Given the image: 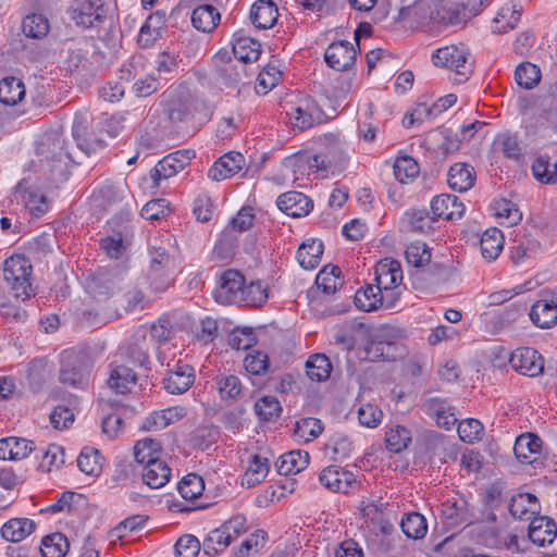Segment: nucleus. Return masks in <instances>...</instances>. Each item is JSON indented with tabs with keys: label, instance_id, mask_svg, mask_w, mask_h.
Here are the masks:
<instances>
[{
	"label": "nucleus",
	"instance_id": "10",
	"mask_svg": "<svg viewBox=\"0 0 557 557\" xmlns=\"http://www.w3.org/2000/svg\"><path fill=\"white\" fill-rule=\"evenodd\" d=\"M321 484L336 493H349L359 488L356 475L338 466H329L319 475Z\"/></svg>",
	"mask_w": 557,
	"mask_h": 557
},
{
	"label": "nucleus",
	"instance_id": "22",
	"mask_svg": "<svg viewBox=\"0 0 557 557\" xmlns=\"http://www.w3.org/2000/svg\"><path fill=\"white\" fill-rule=\"evenodd\" d=\"M532 323L540 329H549L557 323V296L541 298L534 302L529 311Z\"/></svg>",
	"mask_w": 557,
	"mask_h": 557
},
{
	"label": "nucleus",
	"instance_id": "61",
	"mask_svg": "<svg viewBox=\"0 0 557 557\" xmlns=\"http://www.w3.org/2000/svg\"><path fill=\"white\" fill-rule=\"evenodd\" d=\"M147 521V517L143 515H134L121 521L110 531V536L116 540H123L131 533L141 529Z\"/></svg>",
	"mask_w": 557,
	"mask_h": 557
},
{
	"label": "nucleus",
	"instance_id": "58",
	"mask_svg": "<svg viewBox=\"0 0 557 557\" xmlns=\"http://www.w3.org/2000/svg\"><path fill=\"white\" fill-rule=\"evenodd\" d=\"M419 171L420 169L417 161L409 156L399 157L395 160L394 174L396 180L403 184L414 178L419 174Z\"/></svg>",
	"mask_w": 557,
	"mask_h": 557
},
{
	"label": "nucleus",
	"instance_id": "26",
	"mask_svg": "<svg viewBox=\"0 0 557 557\" xmlns=\"http://www.w3.org/2000/svg\"><path fill=\"white\" fill-rule=\"evenodd\" d=\"M126 360L135 367H145L149 361L146 330L139 327L123 348Z\"/></svg>",
	"mask_w": 557,
	"mask_h": 557
},
{
	"label": "nucleus",
	"instance_id": "55",
	"mask_svg": "<svg viewBox=\"0 0 557 557\" xmlns=\"http://www.w3.org/2000/svg\"><path fill=\"white\" fill-rule=\"evenodd\" d=\"M215 70L220 82L227 87L240 83L245 75L243 65L234 63L232 60L216 64Z\"/></svg>",
	"mask_w": 557,
	"mask_h": 557
},
{
	"label": "nucleus",
	"instance_id": "57",
	"mask_svg": "<svg viewBox=\"0 0 557 557\" xmlns=\"http://www.w3.org/2000/svg\"><path fill=\"white\" fill-rule=\"evenodd\" d=\"M539 249V243L533 239L519 238L515 240V245L510 248L511 259L513 263L520 264L528 259L534 258Z\"/></svg>",
	"mask_w": 557,
	"mask_h": 557
},
{
	"label": "nucleus",
	"instance_id": "21",
	"mask_svg": "<svg viewBox=\"0 0 557 557\" xmlns=\"http://www.w3.org/2000/svg\"><path fill=\"white\" fill-rule=\"evenodd\" d=\"M244 165V156L240 152L231 151L214 162L208 171V176L212 181L220 182L237 174Z\"/></svg>",
	"mask_w": 557,
	"mask_h": 557
},
{
	"label": "nucleus",
	"instance_id": "44",
	"mask_svg": "<svg viewBox=\"0 0 557 557\" xmlns=\"http://www.w3.org/2000/svg\"><path fill=\"white\" fill-rule=\"evenodd\" d=\"M400 527L405 535L412 540L423 539L428 532V523L424 516L412 511L401 519Z\"/></svg>",
	"mask_w": 557,
	"mask_h": 557
},
{
	"label": "nucleus",
	"instance_id": "11",
	"mask_svg": "<svg viewBox=\"0 0 557 557\" xmlns=\"http://www.w3.org/2000/svg\"><path fill=\"white\" fill-rule=\"evenodd\" d=\"M14 195L33 216L39 218L50 209V200L47 196L24 180L16 185Z\"/></svg>",
	"mask_w": 557,
	"mask_h": 557
},
{
	"label": "nucleus",
	"instance_id": "4",
	"mask_svg": "<svg viewBox=\"0 0 557 557\" xmlns=\"http://www.w3.org/2000/svg\"><path fill=\"white\" fill-rule=\"evenodd\" d=\"M125 269L119 265L98 268L89 275L87 289L97 300H106L122 287Z\"/></svg>",
	"mask_w": 557,
	"mask_h": 557
},
{
	"label": "nucleus",
	"instance_id": "49",
	"mask_svg": "<svg viewBox=\"0 0 557 557\" xmlns=\"http://www.w3.org/2000/svg\"><path fill=\"white\" fill-rule=\"evenodd\" d=\"M341 270L336 265L327 264L320 270L315 277V284L326 295L334 294L342 284L339 278Z\"/></svg>",
	"mask_w": 557,
	"mask_h": 557
},
{
	"label": "nucleus",
	"instance_id": "36",
	"mask_svg": "<svg viewBox=\"0 0 557 557\" xmlns=\"http://www.w3.org/2000/svg\"><path fill=\"white\" fill-rule=\"evenodd\" d=\"M323 243L319 239H309L300 245L297 251V260L301 268L312 270L317 268L323 255Z\"/></svg>",
	"mask_w": 557,
	"mask_h": 557
},
{
	"label": "nucleus",
	"instance_id": "33",
	"mask_svg": "<svg viewBox=\"0 0 557 557\" xmlns=\"http://www.w3.org/2000/svg\"><path fill=\"white\" fill-rule=\"evenodd\" d=\"M233 52L240 62L257 61L261 53V45L259 41L244 36L242 32H237L234 34Z\"/></svg>",
	"mask_w": 557,
	"mask_h": 557
},
{
	"label": "nucleus",
	"instance_id": "14",
	"mask_svg": "<svg viewBox=\"0 0 557 557\" xmlns=\"http://www.w3.org/2000/svg\"><path fill=\"white\" fill-rule=\"evenodd\" d=\"M422 410L429 417L434 418L436 424L445 430H450L458 421L455 408L447 399L438 396L428 397L422 404Z\"/></svg>",
	"mask_w": 557,
	"mask_h": 557
},
{
	"label": "nucleus",
	"instance_id": "39",
	"mask_svg": "<svg viewBox=\"0 0 557 557\" xmlns=\"http://www.w3.org/2000/svg\"><path fill=\"white\" fill-rule=\"evenodd\" d=\"M161 453V442L150 437L138 441L134 446L135 460L144 466L149 462L163 461V459L160 458Z\"/></svg>",
	"mask_w": 557,
	"mask_h": 557
},
{
	"label": "nucleus",
	"instance_id": "1",
	"mask_svg": "<svg viewBox=\"0 0 557 557\" xmlns=\"http://www.w3.org/2000/svg\"><path fill=\"white\" fill-rule=\"evenodd\" d=\"M435 66L445 67L456 84L466 83L473 74L475 60L469 48L463 44L450 45L437 49L432 54Z\"/></svg>",
	"mask_w": 557,
	"mask_h": 557
},
{
	"label": "nucleus",
	"instance_id": "12",
	"mask_svg": "<svg viewBox=\"0 0 557 557\" xmlns=\"http://www.w3.org/2000/svg\"><path fill=\"white\" fill-rule=\"evenodd\" d=\"M509 363L515 371L531 377L541 374L544 369L542 356L530 347H521L512 351Z\"/></svg>",
	"mask_w": 557,
	"mask_h": 557
},
{
	"label": "nucleus",
	"instance_id": "51",
	"mask_svg": "<svg viewBox=\"0 0 557 557\" xmlns=\"http://www.w3.org/2000/svg\"><path fill=\"white\" fill-rule=\"evenodd\" d=\"M323 431L321 420L312 417L302 418L296 422L294 429L295 437L305 441L306 443L315 440Z\"/></svg>",
	"mask_w": 557,
	"mask_h": 557
},
{
	"label": "nucleus",
	"instance_id": "8",
	"mask_svg": "<svg viewBox=\"0 0 557 557\" xmlns=\"http://www.w3.org/2000/svg\"><path fill=\"white\" fill-rule=\"evenodd\" d=\"M334 162L335 160L326 154L301 153L286 158L284 164L293 171L295 180H298L299 176L310 173L327 172Z\"/></svg>",
	"mask_w": 557,
	"mask_h": 557
},
{
	"label": "nucleus",
	"instance_id": "16",
	"mask_svg": "<svg viewBox=\"0 0 557 557\" xmlns=\"http://www.w3.org/2000/svg\"><path fill=\"white\" fill-rule=\"evenodd\" d=\"M195 381V371L187 363L178 361L174 369L170 370L163 379L166 392L180 395L187 392Z\"/></svg>",
	"mask_w": 557,
	"mask_h": 557
},
{
	"label": "nucleus",
	"instance_id": "41",
	"mask_svg": "<svg viewBox=\"0 0 557 557\" xmlns=\"http://www.w3.org/2000/svg\"><path fill=\"white\" fill-rule=\"evenodd\" d=\"M86 126L84 125L83 116H75L72 133L75 138L78 148L84 151L86 154H90L96 152L98 149L104 147V141L95 136H86L85 135Z\"/></svg>",
	"mask_w": 557,
	"mask_h": 557
},
{
	"label": "nucleus",
	"instance_id": "29",
	"mask_svg": "<svg viewBox=\"0 0 557 557\" xmlns=\"http://www.w3.org/2000/svg\"><path fill=\"white\" fill-rule=\"evenodd\" d=\"M277 17V7L271 0H259L251 7L250 20L257 28L268 29L273 27Z\"/></svg>",
	"mask_w": 557,
	"mask_h": 557
},
{
	"label": "nucleus",
	"instance_id": "64",
	"mask_svg": "<svg viewBox=\"0 0 557 557\" xmlns=\"http://www.w3.org/2000/svg\"><path fill=\"white\" fill-rule=\"evenodd\" d=\"M200 549L201 544L193 534L182 535L174 545V554L176 557H196Z\"/></svg>",
	"mask_w": 557,
	"mask_h": 557
},
{
	"label": "nucleus",
	"instance_id": "45",
	"mask_svg": "<svg viewBox=\"0 0 557 557\" xmlns=\"http://www.w3.org/2000/svg\"><path fill=\"white\" fill-rule=\"evenodd\" d=\"M70 548L69 540L62 533H53L42 539V557H64Z\"/></svg>",
	"mask_w": 557,
	"mask_h": 557
},
{
	"label": "nucleus",
	"instance_id": "6",
	"mask_svg": "<svg viewBox=\"0 0 557 557\" xmlns=\"http://www.w3.org/2000/svg\"><path fill=\"white\" fill-rule=\"evenodd\" d=\"M70 15L77 26L84 28L98 27L110 21L103 0H76Z\"/></svg>",
	"mask_w": 557,
	"mask_h": 557
},
{
	"label": "nucleus",
	"instance_id": "53",
	"mask_svg": "<svg viewBox=\"0 0 557 557\" xmlns=\"http://www.w3.org/2000/svg\"><path fill=\"white\" fill-rule=\"evenodd\" d=\"M411 442V432L403 426H392L385 434V443L388 450L393 453H400Z\"/></svg>",
	"mask_w": 557,
	"mask_h": 557
},
{
	"label": "nucleus",
	"instance_id": "38",
	"mask_svg": "<svg viewBox=\"0 0 557 557\" xmlns=\"http://www.w3.org/2000/svg\"><path fill=\"white\" fill-rule=\"evenodd\" d=\"M534 178L546 185L557 184V162L548 154L537 156L531 166Z\"/></svg>",
	"mask_w": 557,
	"mask_h": 557
},
{
	"label": "nucleus",
	"instance_id": "63",
	"mask_svg": "<svg viewBox=\"0 0 557 557\" xmlns=\"http://www.w3.org/2000/svg\"><path fill=\"white\" fill-rule=\"evenodd\" d=\"M265 544V533L257 530L251 533L242 544L233 552V557H249L251 553H257Z\"/></svg>",
	"mask_w": 557,
	"mask_h": 557
},
{
	"label": "nucleus",
	"instance_id": "59",
	"mask_svg": "<svg viewBox=\"0 0 557 557\" xmlns=\"http://www.w3.org/2000/svg\"><path fill=\"white\" fill-rule=\"evenodd\" d=\"M205 488L201 476L189 473L185 475L177 485L178 493L185 499H195L201 495Z\"/></svg>",
	"mask_w": 557,
	"mask_h": 557
},
{
	"label": "nucleus",
	"instance_id": "47",
	"mask_svg": "<svg viewBox=\"0 0 557 557\" xmlns=\"http://www.w3.org/2000/svg\"><path fill=\"white\" fill-rule=\"evenodd\" d=\"M230 534L221 525L208 533L202 543L203 553L208 556L225 550L231 544Z\"/></svg>",
	"mask_w": 557,
	"mask_h": 557
},
{
	"label": "nucleus",
	"instance_id": "18",
	"mask_svg": "<svg viewBox=\"0 0 557 557\" xmlns=\"http://www.w3.org/2000/svg\"><path fill=\"white\" fill-rule=\"evenodd\" d=\"M286 114L293 128L299 131L310 128L320 121V111L310 98H306L298 106L292 107Z\"/></svg>",
	"mask_w": 557,
	"mask_h": 557
},
{
	"label": "nucleus",
	"instance_id": "34",
	"mask_svg": "<svg viewBox=\"0 0 557 557\" xmlns=\"http://www.w3.org/2000/svg\"><path fill=\"white\" fill-rule=\"evenodd\" d=\"M35 527V522L28 518H13L2 525L1 535L8 542L17 543L30 535Z\"/></svg>",
	"mask_w": 557,
	"mask_h": 557
},
{
	"label": "nucleus",
	"instance_id": "17",
	"mask_svg": "<svg viewBox=\"0 0 557 557\" xmlns=\"http://www.w3.org/2000/svg\"><path fill=\"white\" fill-rule=\"evenodd\" d=\"M465 205L455 195L442 194L431 201V211L435 219L455 221L461 219L465 213Z\"/></svg>",
	"mask_w": 557,
	"mask_h": 557
},
{
	"label": "nucleus",
	"instance_id": "32",
	"mask_svg": "<svg viewBox=\"0 0 557 557\" xmlns=\"http://www.w3.org/2000/svg\"><path fill=\"white\" fill-rule=\"evenodd\" d=\"M309 454L304 450H290L283 454L275 463L276 471L281 475L296 474L305 470L309 465Z\"/></svg>",
	"mask_w": 557,
	"mask_h": 557
},
{
	"label": "nucleus",
	"instance_id": "42",
	"mask_svg": "<svg viewBox=\"0 0 557 557\" xmlns=\"http://www.w3.org/2000/svg\"><path fill=\"white\" fill-rule=\"evenodd\" d=\"M25 96L23 82L14 76L0 81V101L8 106H14Z\"/></svg>",
	"mask_w": 557,
	"mask_h": 557
},
{
	"label": "nucleus",
	"instance_id": "19",
	"mask_svg": "<svg viewBox=\"0 0 557 557\" xmlns=\"http://www.w3.org/2000/svg\"><path fill=\"white\" fill-rule=\"evenodd\" d=\"M277 208L293 218H301L310 213L313 208L311 198L300 191H287L278 196Z\"/></svg>",
	"mask_w": 557,
	"mask_h": 557
},
{
	"label": "nucleus",
	"instance_id": "28",
	"mask_svg": "<svg viewBox=\"0 0 557 557\" xmlns=\"http://www.w3.org/2000/svg\"><path fill=\"white\" fill-rule=\"evenodd\" d=\"M542 440L533 433H524L516 438L513 451L522 463H532L541 453Z\"/></svg>",
	"mask_w": 557,
	"mask_h": 557
},
{
	"label": "nucleus",
	"instance_id": "31",
	"mask_svg": "<svg viewBox=\"0 0 557 557\" xmlns=\"http://www.w3.org/2000/svg\"><path fill=\"white\" fill-rule=\"evenodd\" d=\"M540 510V504L535 495L521 493L512 496L509 511L511 516L519 520H531Z\"/></svg>",
	"mask_w": 557,
	"mask_h": 557
},
{
	"label": "nucleus",
	"instance_id": "2",
	"mask_svg": "<svg viewBox=\"0 0 557 557\" xmlns=\"http://www.w3.org/2000/svg\"><path fill=\"white\" fill-rule=\"evenodd\" d=\"M32 264L23 256H13L5 260L3 278L16 300L25 301L34 295L30 284Z\"/></svg>",
	"mask_w": 557,
	"mask_h": 557
},
{
	"label": "nucleus",
	"instance_id": "24",
	"mask_svg": "<svg viewBox=\"0 0 557 557\" xmlns=\"http://www.w3.org/2000/svg\"><path fill=\"white\" fill-rule=\"evenodd\" d=\"M35 449V443L24 437L9 436L0 440V459L2 460L25 459Z\"/></svg>",
	"mask_w": 557,
	"mask_h": 557
},
{
	"label": "nucleus",
	"instance_id": "56",
	"mask_svg": "<svg viewBox=\"0 0 557 557\" xmlns=\"http://www.w3.org/2000/svg\"><path fill=\"white\" fill-rule=\"evenodd\" d=\"M255 412L260 420L270 422L276 420L280 417L282 407L280 401L274 396H263L256 401Z\"/></svg>",
	"mask_w": 557,
	"mask_h": 557
},
{
	"label": "nucleus",
	"instance_id": "27",
	"mask_svg": "<svg viewBox=\"0 0 557 557\" xmlns=\"http://www.w3.org/2000/svg\"><path fill=\"white\" fill-rule=\"evenodd\" d=\"M376 286L381 292L388 288H398L403 281V271L399 262L383 260L375 268Z\"/></svg>",
	"mask_w": 557,
	"mask_h": 557
},
{
	"label": "nucleus",
	"instance_id": "23",
	"mask_svg": "<svg viewBox=\"0 0 557 557\" xmlns=\"http://www.w3.org/2000/svg\"><path fill=\"white\" fill-rule=\"evenodd\" d=\"M136 373L126 364L112 362L109 366V377L107 384L110 389L116 394H126L131 392L136 384Z\"/></svg>",
	"mask_w": 557,
	"mask_h": 557
},
{
	"label": "nucleus",
	"instance_id": "43",
	"mask_svg": "<svg viewBox=\"0 0 557 557\" xmlns=\"http://www.w3.org/2000/svg\"><path fill=\"white\" fill-rule=\"evenodd\" d=\"M379 302H382V292L376 285H367L359 288L355 294V305L362 311L377 310Z\"/></svg>",
	"mask_w": 557,
	"mask_h": 557
},
{
	"label": "nucleus",
	"instance_id": "9",
	"mask_svg": "<svg viewBox=\"0 0 557 557\" xmlns=\"http://www.w3.org/2000/svg\"><path fill=\"white\" fill-rule=\"evenodd\" d=\"M194 157L195 152L189 149L177 150L165 156L150 171L151 180L156 185H159L160 181L170 178L183 171Z\"/></svg>",
	"mask_w": 557,
	"mask_h": 557
},
{
	"label": "nucleus",
	"instance_id": "13",
	"mask_svg": "<svg viewBox=\"0 0 557 557\" xmlns=\"http://www.w3.org/2000/svg\"><path fill=\"white\" fill-rule=\"evenodd\" d=\"M356 58L357 50L347 40L332 42L324 53L326 64L336 71L349 70L355 64Z\"/></svg>",
	"mask_w": 557,
	"mask_h": 557
},
{
	"label": "nucleus",
	"instance_id": "46",
	"mask_svg": "<svg viewBox=\"0 0 557 557\" xmlns=\"http://www.w3.org/2000/svg\"><path fill=\"white\" fill-rule=\"evenodd\" d=\"M42 457L39 468L44 472H50L53 469L61 468L65 462L64 448L58 444H49L40 448Z\"/></svg>",
	"mask_w": 557,
	"mask_h": 557
},
{
	"label": "nucleus",
	"instance_id": "40",
	"mask_svg": "<svg viewBox=\"0 0 557 557\" xmlns=\"http://www.w3.org/2000/svg\"><path fill=\"white\" fill-rule=\"evenodd\" d=\"M504 247V236L500 230L492 227L486 230L480 240V249L484 259L495 260Z\"/></svg>",
	"mask_w": 557,
	"mask_h": 557
},
{
	"label": "nucleus",
	"instance_id": "30",
	"mask_svg": "<svg viewBox=\"0 0 557 557\" xmlns=\"http://www.w3.org/2000/svg\"><path fill=\"white\" fill-rule=\"evenodd\" d=\"M447 176L449 187L460 193L472 188L476 178L473 166L462 162L453 164Z\"/></svg>",
	"mask_w": 557,
	"mask_h": 557
},
{
	"label": "nucleus",
	"instance_id": "54",
	"mask_svg": "<svg viewBox=\"0 0 557 557\" xmlns=\"http://www.w3.org/2000/svg\"><path fill=\"white\" fill-rule=\"evenodd\" d=\"M22 27L26 37L42 38L49 32V22L45 15L32 13L24 18Z\"/></svg>",
	"mask_w": 557,
	"mask_h": 557
},
{
	"label": "nucleus",
	"instance_id": "60",
	"mask_svg": "<svg viewBox=\"0 0 557 557\" xmlns=\"http://www.w3.org/2000/svg\"><path fill=\"white\" fill-rule=\"evenodd\" d=\"M405 256L413 267H423L430 262L432 255L426 244L417 240L406 247Z\"/></svg>",
	"mask_w": 557,
	"mask_h": 557
},
{
	"label": "nucleus",
	"instance_id": "25",
	"mask_svg": "<svg viewBox=\"0 0 557 557\" xmlns=\"http://www.w3.org/2000/svg\"><path fill=\"white\" fill-rule=\"evenodd\" d=\"M528 535L539 546L550 544L557 535L556 523L548 517L535 516L530 520Z\"/></svg>",
	"mask_w": 557,
	"mask_h": 557
},
{
	"label": "nucleus",
	"instance_id": "35",
	"mask_svg": "<svg viewBox=\"0 0 557 557\" xmlns=\"http://www.w3.org/2000/svg\"><path fill=\"white\" fill-rule=\"evenodd\" d=\"M141 476L144 483L149 487L160 488L170 481L171 469L164 460L149 462L144 466Z\"/></svg>",
	"mask_w": 557,
	"mask_h": 557
},
{
	"label": "nucleus",
	"instance_id": "15",
	"mask_svg": "<svg viewBox=\"0 0 557 557\" xmlns=\"http://www.w3.org/2000/svg\"><path fill=\"white\" fill-rule=\"evenodd\" d=\"M132 240V232L127 224H121L117 230L100 239V248L110 259H121L127 251Z\"/></svg>",
	"mask_w": 557,
	"mask_h": 557
},
{
	"label": "nucleus",
	"instance_id": "50",
	"mask_svg": "<svg viewBox=\"0 0 557 557\" xmlns=\"http://www.w3.org/2000/svg\"><path fill=\"white\" fill-rule=\"evenodd\" d=\"M268 289L261 281L244 284L243 300L240 305L248 307H261L268 300Z\"/></svg>",
	"mask_w": 557,
	"mask_h": 557
},
{
	"label": "nucleus",
	"instance_id": "62",
	"mask_svg": "<svg viewBox=\"0 0 557 557\" xmlns=\"http://www.w3.org/2000/svg\"><path fill=\"white\" fill-rule=\"evenodd\" d=\"M410 227L413 232L428 234L434 227L435 218L430 216L426 210H411L406 213Z\"/></svg>",
	"mask_w": 557,
	"mask_h": 557
},
{
	"label": "nucleus",
	"instance_id": "37",
	"mask_svg": "<svg viewBox=\"0 0 557 557\" xmlns=\"http://www.w3.org/2000/svg\"><path fill=\"white\" fill-rule=\"evenodd\" d=\"M269 471V459L257 454L252 455L249 466L242 478V485L246 487L256 486L265 479Z\"/></svg>",
	"mask_w": 557,
	"mask_h": 557
},
{
	"label": "nucleus",
	"instance_id": "52",
	"mask_svg": "<svg viewBox=\"0 0 557 557\" xmlns=\"http://www.w3.org/2000/svg\"><path fill=\"white\" fill-rule=\"evenodd\" d=\"M515 79L520 87L524 89H532L541 81V71L535 64L523 62L517 66Z\"/></svg>",
	"mask_w": 557,
	"mask_h": 557
},
{
	"label": "nucleus",
	"instance_id": "5",
	"mask_svg": "<svg viewBox=\"0 0 557 557\" xmlns=\"http://www.w3.org/2000/svg\"><path fill=\"white\" fill-rule=\"evenodd\" d=\"M149 278L152 288L157 292L165 290L173 282L172 259L162 242L154 238L150 244Z\"/></svg>",
	"mask_w": 557,
	"mask_h": 557
},
{
	"label": "nucleus",
	"instance_id": "48",
	"mask_svg": "<svg viewBox=\"0 0 557 557\" xmlns=\"http://www.w3.org/2000/svg\"><path fill=\"white\" fill-rule=\"evenodd\" d=\"M332 364L324 355H313L306 362V373L312 381L322 382L329 379Z\"/></svg>",
	"mask_w": 557,
	"mask_h": 557
},
{
	"label": "nucleus",
	"instance_id": "20",
	"mask_svg": "<svg viewBox=\"0 0 557 557\" xmlns=\"http://www.w3.org/2000/svg\"><path fill=\"white\" fill-rule=\"evenodd\" d=\"M442 513L450 525L474 522L471 506L463 496L451 497L444 502Z\"/></svg>",
	"mask_w": 557,
	"mask_h": 557
},
{
	"label": "nucleus",
	"instance_id": "7",
	"mask_svg": "<svg viewBox=\"0 0 557 557\" xmlns=\"http://www.w3.org/2000/svg\"><path fill=\"white\" fill-rule=\"evenodd\" d=\"M244 275L233 269L224 271L219 281V286L213 292L214 299L222 305H240L243 300Z\"/></svg>",
	"mask_w": 557,
	"mask_h": 557
},
{
	"label": "nucleus",
	"instance_id": "3",
	"mask_svg": "<svg viewBox=\"0 0 557 557\" xmlns=\"http://www.w3.org/2000/svg\"><path fill=\"white\" fill-rule=\"evenodd\" d=\"M90 369L91 362L85 352L63 350L60 355L59 381L71 387L83 388L88 384Z\"/></svg>",
	"mask_w": 557,
	"mask_h": 557
}]
</instances>
